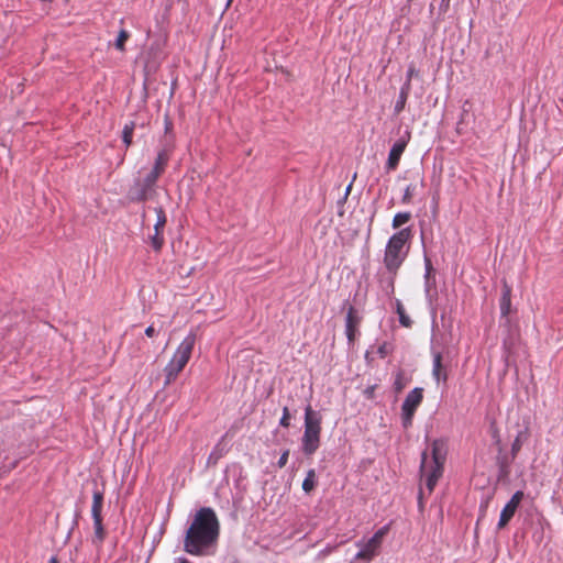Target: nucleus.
<instances>
[{"label": "nucleus", "mask_w": 563, "mask_h": 563, "mask_svg": "<svg viewBox=\"0 0 563 563\" xmlns=\"http://www.w3.org/2000/svg\"><path fill=\"white\" fill-rule=\"evenodd\" d=\"M396 312L402 327L410 328L412 325V320L406 313L405 308L399 299L396 300Z\"/></svg>", "instance_id": "aec40b11"}, {"label": "nucleus", "mask_w": 563, "mask_h": 563, "mask_svg": "<svg viewBox=\"0 0 563 563\" xmlns=\"http://www.w3.org/2000/svg\"><path fill=\"white\" fill-rule=\"evenodd\" d=\"M320 445V432L305 429L302 435V451L306 455H312Z\"/></svg>", "instance_id": "ddd939ff"}, {"label": "nucleus", "mask_w": 563, "mask_h": 563, "mask_svg": "<svg viewBox=\"0 0 563 563\" xmlns=\"http://www.w3.org/2000/svg\"><path fill=\"white\" fill-rule=\"evenodd\" d=\"M161 175H162L161 173H158L152 168L144 177V180H145V183H148L150 185H152L155 188L157 179L159 178Z\"/></svg>", "instance_id": "393cba45"}, {"label": "nucleus", "mask_w": 563, "mask_h": 563, "mask_svg": "<svg viewBox=\"0 0 563 563\" xmlns=\"http://www.w3.org/2000/svg\"><path fill=\"white\" fill-rule=\"evenodd\" d=\"M362 318L357 314L356 309L350 306L345 318V334L350 344H352L358 333V325Z\"/></svg>", "instance_id": "f8f14e48"}, {"label": "nucleus", "mask_w": 563, "mask_h": 563, "mask_svg": "<svg viewBox=\"0 0 563 563\" xmlns=\"http://www.w3.org/2000/svg\"><path fill=\"white\" fill-rule=\"evenodd\" d=\"M161 175H162L161 173H158L152 168L144 177V180H145V183H148L150 185H152L155 188L157 179L159 178Z\"/></svg>", "instance_id": "a878e982"}, {"label": "nucleus", "mask_w": 563, "mask_h": 563, "mask_svg": "<svg viewBox=\"0 0 563 563\" xmlns=\"http://www.w3.org/2000/svg\"><path fill=\"white\" fill-rule=\"evenodd\" d=\"M432 375L438 383L441 380L445 382L448 378L446 372L442 365V356L440 353H435L433 356Z\"/></svg>", "instance_id": "dca6fc26"}, {"label": "nucleus", "mask_w": 563, "mask_h": 563, "mask_svg": "<svg viewBox=\"0 0 563 563\" xmlns=\"http://www.w3.org/2000/svg\"><path fill=\"white\" fill-rule=\"evenodd\" d=\"M521 440H520V437L518 435L515 441L512 442L511 444V454L512 456L515 457L517 455V453L520 451L521 449Z\"/></svg>", "instance_id": "c756f323"}, {"label": "nucleus", "mask_w": 563, "mask_h": 563, "mask_svg": "<svg viewBox=\"0 0 563 563\" xmlns=\"http://www.w3.org/2000/svg\"><path fill=\"white\" fill-rule=\"evenodd\" d=\"M445 459L446 446L442 440L433 441L431 459L428 457L427 452L422 453L420 473L421 477L426 481V487L429 493L433 492L439 478L442 476Z\"/></svg>", "instance_id": "7ed1b4c3"}, {"label": "nucleus", "mask_w": 563, "mask_h": 563, "mask_svg": "<svg viewBox=\"0 0 563 563\" xmlns=\"http://www.w3.org/2000/svg\"><path fill=\"white\" fill-rule=\"evenodd\" d=\"M522 498H523V492H521V490L516 492L511 496L510 500L505 505V507L503 508V510L500 512L499 521L497 525L498 529H503L508 525V522L514 517L518 506L520 505Z\"/></svg>", "instance_id": "9b49d317"}, {"label": "nucleus", "mask_w": 563, "mask_h": 563, "mask_svg": "<svg viewBox=\"0 0 563 563\" xmlns=\"http://www.w3.org/2000/svg\"><path fill=\"white\" fill-rule=\"evenodd\" d=\"M145 334L148 336V338H152L154 336L155 334V329L153 325H150L145 329Z\"/></svg>", "instance_id": "c9c22d12"}, {"label": "nucleus", "mask_w": 563, "mask_h": 563, "mask_svg": "<svg viewBox=\"0 0 563 563\" xmlns=\"http://www.w3.org/2000/svg\"><path fill=\"white\" fill-rule=\"evenodd\" d=\"M416 73V69L413 67H410L407 71V79L406 80H409V82L411 81V77L415 75Z\"/></svg>", "instance_id": "e433bc0d"}, {"label": "nucleus", "mask_w": 563, "mask_h": 563, "mask_svg": "<svg viewBox=\"0 0 563 563\" xmlns=\"http://www.w3.org/2000/svg\"><path fill=\"white\" fill-rule=\"evenodd\" d=\"M129 37V32L126 30H121L114 43L115 48L121 52L124 51V44Z\"/></svg>", "instance_id": "b1692460"}, {"label": "nucleus", "mask_w": 563, "mask_h": 563, "mask_svg": "<svg viewBox=\"0 0 563 563\" xmlns=\"http://www.w3.org/2000/svg\"><path fill=\"white\" fill-rule=\"evenodd\" d=\"M395 276L396 275L389 274V276L386 279L380 280L382 290L385 292L386 296H391L395 291Z\"/></svg>", "instance_id": "4be33fe9"}, {"label": "nucleus", "mask_w": 563, "mask_h": 563, "mask_svg": "<svg viewBox=\"0 0 563 563\" xmlns=\"http://www.w3.org/2000/svg\"><path fill=\"white\" fill-rule=\"evenodd\" d=\"M415 189H416V186H413V185H408L407 186V188L405 189L402 199H401L402 203H410L411 202Z\"/></svg>", "instance_id": "bb28decb"}, {"label": "nucleus", "mask_w": 563, "mask_h": 563, "mask_svg": "<svg viewBox=\"0 0 563 563\" xmlns=\"http://www.w3.org/2000/svg\"><path fill=\"white\" fill-rule=\"evenodd\" d=\"M317 485V474L313 468L307 472L306 478L302 482V490L307 494L311 493Z\"/></svg>", "instance_id": "6ab92c4d"}, {"label": "nucleus", "mask_w": 563, "mask_h": 563, "mask_svg": "<svg viewBox=\"0 0 563 563\" xmlns=\"http://www.w3.org/2000/svg\"><path fill=\"white\" fill-rule=\"evenodd\" d=\"M387 532V527H383L377 530L374 536L366 542H358L360 551L355 554V560L371 561L377 553L382 545L383 538Z\"/></svg>", "instance_id": "0eeeda50"}, {"label": "nucleus", "mask_w": 563, "mask_h": 563, "mask_svg": "<svg viewBox=\"0 0 563 563\" xmlns=\"http://www.w3.org/2000/svg\"><path fill=\"white\" fill-rule=\"evenodd\" d=\"M155 195L156 188L145 183L144 178H135L128 191V198L133 202H144L153 199Z\"/></svg>", "instance_id": "6e6552de"}, {"label": "nucleus", "mask_w": 563, "mask_h": 563, "mask_svg": "<svg viewBox=\"0 0 563 563\" xmlns=\"http://www.w3.org/2000/svg\"><path fill=\"white\" fill-rule=\"evenodd\" d=\"M154 210L156 212L157 219L154 224V234L150 235V243L154 251L158 252L164 245L163 231L166 225L167 218L162 207H157Z\"/></svg>", "instance_id": "9d476101"}, {"label": "nucleus", "mask_w": 563, "mask_h": 563, "mask_svg": "<svg viewBox=\"0 0 563 563\" xmlns=\"http://www.w3.org/2000/svg\"><path fill=\"white\" fill-rule=\"evenodd\" d=\"M375 389H376V385H372V386L366 387L365 390H364L365 397L367 399H373L374 398Z\"/></svg>", "instance_id": "473e14b6"}, {"label": "nucleus", "mask_w": 563, "mask_h": 563, "mask_svg": "<svg viewBox=\"0 0 563 563\" xmlns=\"http://www.w3.org/2000/svg\"><path fill=\"white\" fill-rule=\"evenodd\" d=\"M134 126L135 123L131 121L130 123H126L122 130V141L126 147H129L132 144Z\"/></svg>", "instance_id": "412c9836"}, {"label": "nucleus", "mask_w": 563, "mask_h": 563, "mask_svg": "<svg viewBox=\"0 0 563 563\" xmlns=\"http://www.w3.org/2000/svg\"><path fill=\"white\" fill-rule=\"evenodd\" d=\"M410 132L406 131L405 134L393 144L386 163V167L388 170H394L397 168L400 157L405 152L410 141Z\"/></svg>", "instance_id": "1a4fd4ad"}, {"label": "nucleus", "mask_w": 563, "mask_h": 563, "mask_svg": "<svg viewBox=\"0 0 563 563\" xmlns=\"http://www.w3.org/2000/svg\"><path fill=\"white\" fill-rule=\"evenodd\" d=\"M350 189H351V185L347 186L346 194L350 191Z\"/></svg>", "instance_id": "ea45409f"}, {"label": "nucleus", "mask_w": 563, "mask_h": 563, "mask_svg": "<svg viewBox=\"0 0 563 563\" xmlns=\"http://www.w3.org/2000/svg\"><path fill=\"white\" fill-rule=\"evenodd\" d=\"M288 456H289V450H286L282 453V455L279 456V460L277 462L278 467L283 468L287 464Z\"/></svg>", "instance_id": "2f4dec72"}, {"label": "nucleus", "mask_w": 563, "mask_h": 563, "mask_svg": "<svg viewBox=\"0 0 563 563\" xmlns=\"http://www.w3.org/2000/svg\"><path fill=\"white\" fill-rule=\"evenodd\" d=\"M219 536L220 522L214 510L202 507L197 510L186 531L184 550L191 555H211L216 552Z\"/></svg>", "instance_id": "f257e3e1"}, {"label": "nucleus", "mask_w": 563, "mask_h": 563, "mask_svg": "<svg viewBox=\"0 0 563 563\" xmlns=\"http://www.w3.org/2000/svg\"><path fill=\"white\" fill-rule=\"evenodd\" d=\"M406 386L404 376L401 373H398L396 379L394 382V388L396 393H400Z\"/></svg>", "instance_id": "cd10ccee"}, {"label": "nucleus", "mask_w": 563, "mask_h": 563, "mask_svg": "<svg viewBox=\"0 0 563 563\" xmlns=\"http://www.w3.org/2000/svg\"><path fill=\"white\" fill-rule=\"evenodd\" d=\"M102 506H103V494L99 490L93 492L92 496V506H91V516L93 519V538L92 542L97 544H101L106 539V531L102 525Z\"/></svg>", "instance_id": "39448f33"}, {"label": "nucleus", "mask_w": 563, "mask_h": 563, "mask_svg": "<svg viewBox=\"0 0 563 563\" xmlns=\"http://www.w3.org/2000/svg\"><path fill=\"white\" fill-rule=\"evenodd\" d=\"M179 563H190L187 559H180Z\"/></svg>", "instance_id": "58836bf2"}, {"label": "nucleus", "mask_w": 563, "mask_h": 563, "mask_svg": "<svg viewBox=\"0 0 563 563\" xmlns=\"http://www.w3.org/2000/svg\"><path fill=\"white\" fill-rule=\"evenodd\" d=\"M232 563H241L239 560H234Z\"/></svg>", "instance_id": "a19ab883"}, {"label": "nucleus", "mask_w": 563, "mask_h": 563, "mask_svg": "<svg viewBox=\"0 0 563 563\" xmlns=\"http://www.w3.org/2000/svg\"><path fill=\"white\" fill-rule=\"evenodd\" d=\"M196 343V335L191 332L189 333L179 344L177 350L175 351L172 360L165 366L164 373L166 376V384H170L176 379L178 374L184 369L186 364L189 362L192 350Z\"/></svg>", "instance_id": "20e7f679"}, {"label": "nucleus", "mask_w": 563, "mask_h": 563, "mask_svg": "<svg viewBox=\"0 0 563 563\" xmlns=\"http://www.w3.org/2000/svg\"><path fill=\"white\" fill-rule=\"evenodd\" d=\"M411 238L412 230L410 228L401 229L389 238L383 261L388 274L397 275L409 253Z\"/></svg>", "instance_id": "f03ea898"}, {"label": "nucleus", "mask_w": 563, "mask_h": 563, "mask_svg": "<svg viewBox=\"0 0 563 563\" xmlns=\"http://www.w3.org/2000/svg\"><path fill=\"white\" fill-rule=\"evenodd\" d=\"M390 352V347L387 343H383L382 345H379L378 350H377V353L379 354V356L382 358L386 357Z\"/></svg>", "instance_id": "7c9ffc66"}, {"label": "nucleus", "mask_w": 563, "mask_h": 563, "mask_svg": "<svg viewBox=\"0 0 563 563\" xmlns=\"http://www.w3.org/2000/svg\"><path fill=\"white\" fill-rule=\"evenodd\" d=\"M321 421L322 417L319 411L312 409L310 405H308L305 409V429L319 431L321 433Z\"/></svg>", "instance_id": "4468645a"}, {"label": "nucleus", "mask_w": 563, "mask_h": 563, "mask_svg": "<svg viewBox=\"0 0 563 563\" xmlns=\"http://www.w3.org/2000/svg\"><path fill=\"white\" fill-rule=\"evenodd\" d=\"M450 1L451 0H441L439 5V11L441 14L445 13L450 8Z\"/></svg>", "instance_id": "72a5a7b5"}, {"label": "nucleus", "mask_w": 563, "mask_h": 563, "mask_svg": "<svg viewBox=\"0 0 563 563\" xmlns=\"http://www.w3.org/2000/svg\"><path fill=\"white\" fill-rule=\"evenodd\" d=\"M424 262H426V277H428L430 272L432 271V264L428 257L424 258Z\"/></svg>", "instance_id": "f704fd0d"}, {"label": "nucleus", "mask_w": 563, "mask_h": 563, "mask_svg": "<svg viewBox=\"0 0 563 563\" xmlns=\"http://www.w3.org/2000/svg\"><path fill=\"white\" fill-rule=\"evenodd\" d=\"M169 161V154L166 150H162L155 159L153 169L156 172L163 174L165 172V168L167 166V163Z\"/></svg>", "instance_id": "a211bd4d"}, {"label": "nucleus", "mask_w": 563, "mask_h": 563, "mask_svg": "<svg viewBox=\"0 0 563 563\" xmlns=\"http://www.w3.org/2000/svg\"><path fill=\"white\" fill-rule=\"evenodd\" d=\"M499 306L501 317H507L511 308V288L507 283L503 285Z\"/></svg>", "instance_id": "2eb2a0df"}, {"label": "nucleus", "mask_w": 563, "mask_h": 563, "mask_svg": "<svg viewBox=\"0 0 563 563\" xmlns=\"http://www.w3.org/2000/svg\"><path fill=\"white\" fill-rule=\"evenodd\" d=\"M411 85H409V80H406L402 87L400 88L399 98L395 104V112L400 113L406 106V101L409 96Z\"/></svg>", "instance_id": "f3484780"}, {"label": "nucleus", "mask_w": 563, "mask_h": 563, "mask_svg": "<svg viewBox=\"0 0 563 563\" xmlns=\"http://www.w3.org/2000/svg\"><path fill=\"white\" fill-rule=\"evenodd\" d=\"M48 563H58L57 556H52L48 561Z\"/></svg>", "instance_id": "4c0bfd02"}, {"label": "nucleus", "mask_w": 563, "mask_h": 563, "mask_svg": "<svg viewBox=\"0 0 563 563\" xmlns=\"http://www.w3.org/2000/svg\"><path fill=\"white\" fill-rule=\"evenodd\" d=\"M279 424L284 428H288L290 424V412L288 407H284L283 416L280 418Z\"/></svg>", "instance_id": "c85d7f7f"}, {"label": "nucleus", "mask_w": 563, "mask_h": 563, "mask_svg": "<svg viewBox=\"0 0 563 563\" xmlns=\"http://www.w3.org/2000/svg\"><path fill=\"white\" fill-rule=\"evenodd\" d=\"M410 219V212H398L395 214L391 225L394 229H399L401 225L406 224Z\"/></svg>", "instance_id": "5701e85b"}, {"label": "nucleus", "mask_w": 563, "mask_h": 563, "mask_svg": "<svg viewBox=\"0 0 563 563\" xmlns=\"http://www.w3.org/2000/svg\"><path fill=\"white\" fill-rule=\"evenodd\" d=\"M423 399V389L420 387L413 388L405 398L401 406V420L404 428L412 424V419L417 408Z\"/></svg>", "instance_id": "423d86ee"}]
</instances>
